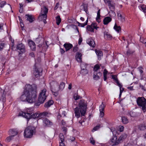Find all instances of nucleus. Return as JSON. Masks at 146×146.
Returning <instances> with one entry per match:
<instances>
[{
    "instance_id": "nucleus-32",
    "label": "nucleus",
    "mask_w": 146,
    "mask_h": 146,
    "mask_svg": "<svg viewBox=\"0 0 146 146\" xmlns=\"http://www.w3.org/2000/svg\"><path fill=\"white\" fill-rule=\"evenodd\" d=\"M39 113H35V114H32L31 115V118L32 117L34 119L39 118Z\"/></svg>"
},
{
    "instance_id": "nucleus-17",
    "label": "nucleus",
    "mask_w": 146,
    "mask_h": 146,
    "mask_svg": "<svg viewBox=\"0 0 146 146\" xmlns=\"http://www.w3.org/2000/svg\"><path fill=\"white\" fill-rule=\"evenodd\" d=\"M112 19L109 17H105L104 19V24L105 25H107L111 21Z\"/></svg>"
},
{
    "instance_id": "nucleus-13",
    "label": "nucleus",
    "mask_w": 146,
    "mask_h": 146,
    "mask_svg": "<svg viewBox=\"0 0 146 146\" xmlns=\"http://www.w3.org/2000/svg\"><path fill=\"white\" fill-rule=\"evenodd\" d=\"M82 54L79 52H77L76 55V58L77 62H80L82 61Z\"/></svg>"
},
{
    "instance_id": "nucleus-12",
    "label": "nucleus",
    "mask_w": 146,
    "mask_h": 146,
    "mask_svg": "<svg viewBox=\"0 0 146 146\" xmlns=\"http://www.w3.org/2000/svg\"><path fill=\"white\" fill-rule=\"evenodd\" d=\"M102 74L100 72L98 73L94 72L93 75V79L95 80H98L100 78V76H102Z\"/></svg>"
},
{
    "instance_id": "nucleus-1",
    "label": "nucleus",
    "mask_w": 146,
    "mask_h": 146,
    "mask_svg": "<svg viewBox=\"0 0 146 146\" xmlns=\"http://www.w3.org/2000/svg\"><path fill=\"white\" fill-rule=\"evenodd\" d=\"M36 86L35 84H27L23 94L20 97L21 101L30 103L35 102L36 98Z\"/></svg>"
},
{
    "instance_id": "nucleus-58",
    "label": "nucleus",
    "mask_w": 146,
    "mask_h": 146,
    "mask_svg": "<svg viewBox=\"0 0 146 146\" xmlns=\"http://www.w3.org/2000/svg\"><path fill=\"white\" fill-rule=\"evenodd\" d=\"M133 53V52L131 50H128L127 52V54L129 55L130 54H132Z\"/></svg>"
},
{
    "instance_id": "nucleus-38",
    "label": "nucleus",
    "mask_w": 146,
    "mask_h": 146,
    "mask_svg": "<svg viewBox=\"0 0 146 146\" xmlns=\"http://www.w3.org/2000/svg\"><path fill=\"white\" fill-rule=\"evenodd\" d=\"M86 29L89 31L91 32H94V29L91 26L88 25L86 27Z\"/></svg>"
},
{
    "instance_id": "nucleus-36",
    "label": "nucleus",
    "mask_w": 146,
    "mask_h": 146,
    "mask_svg": "<svg viewBox=\"0 0 146 146\" xmlns=\"http://www.w3.org/2000/svg\"><path fill=\"white\" fill-rule=\"evenodd\" d=\"M59 137L61 141H64V137L63 133H60L59 135Z\"/></svg>"
},
{
    "instance_id": "nucleus-30",
    "label": "nucleus",
    "mask_w": 146,
    "mask_h": 146,
    "mask_svg": "<svg viewBox=\"0 0 146 146\" xmlns=\"http://www.w3.org/2000/svg\"><path fill=\"white\" fill-rule=\"evenodd\" d=\"M88 71L86 69H81L80 73L83 75H85L88 73Z\"/></svg>"
},
{
    "instance_id": "nucleus-37",
    "label": "nucleus",
    "mask_w": 146,
    "mask_h": 146,
    "mask_svg": "<svg viewBox=\"0 0 146 146\" xmlns=\"http://www.w3.org/2000/svg\"><path fill=\"white\" fill-rule=\"evenodd\" d=\"M65 86V84L63 82H61L60 85L59 86V89L61 90H62L64 88Z\"/></svg>"
},
{
    "instance_id": "nucleus-3",
    "label": "nucleus",
    "mask_w": 146,
    "mask_h": 146,
    "mask_svg": "<svg viewBox=\"0 0 146 146\" xmlns=\"http://www.w3.org/2000/svg\"><path fill=\"white\" fill-rule=\"evenodd\" d=\"M138 105L140 107L144 113L146 111V99L143 97H139L136 100Z\"/></svg>"
},
{
    "instance_id": "nucleus-57",
    "label": "nucleus",
    "mask_w": 146,
    "mask_h": 146,
    "mask_svg": "<svg viewBox=\"0 0 146 146\" xmlns=\"http://www.w3.org/2000/svg\"><path fill=\"white\" fill-rule=\"evenodd\" d=\"M105 2L108 4V5L111 3V1L110 0H104Z\"/></svg>"
},
{
    "instance_id": "nucleus-21",
    "label": "nucleus",
    "mask_w": 146,
    "mask_h": 146,
    "mask_svg": "<svg viewBox=\"0 0 146 146\" xmlns=\"http://www.w3.org/2000/svg\"><path fill=\"white\" fill-rule=\"evenodd\" d=\"M49 114L47 112H44L42 113H39V118H44L48 114Z\"/></svg>"
},
{
    "instance_id": "nucleus-55",
    "label": "nucleus",
    "mask_w": 146,
    "mask_h": 146,
    "mask_svg": "<svg viewBox=\"0 0 146 146\" xmlns=\"http://www.w3.org/2000/svg\"><path fill=\"white\" fill-rule=\"evenodd\" d=\"M83 9L84 11H85L86 13H87V7L86 5H84L83 6Z\"/></svg>"
},
{
    "instance_id": "nucleus-62",
    "label": "nucleus",
    "mask_w": 146,
    "mask_h": 146,
    "mask_svg": "<svg viewBox=\"0 0 146 146\" xmlns=\"http://www.w3.org/2000/svg\"><path fill=\"white\" fill-rule=\"evenodd\" d=\"M78 49V48L77 47H74L73 49V51L74 52H75L77 51Z\"/></svg>"
},
{
    "instance_id": "nucleus-20",
    "label": "nucleus",
    "mask_w": 146,
    "mask_h": 146,
    "mask_svg": "<svg viewBox=\"0 0 146 146\" xmlns=\"http://www.w3.org/2000/svg\"><path fill=\"white\" fill-rule=\"evenodd\" d=\"M104 36L105 38H106L107 39L110 40L112 38L111 35L106 31L104 32Z\"/></svg>"
},
{
    "instance_id": "nucleus-51",
    "label": "nucleus",
    "mask_w": 146,
    "mask_h": 146,
    "mask_svg": "<svg viewBox=\"0 0 146 146\" xmlns=\"http://www.w3.org/2000/svg\"><path fill=\"white\" fill-rule=\"evenodd\" d=\"M100 111V116L102 117L104 115V111Z\"/></svg>"
},
{
    "instance_id": "nucleus-48",
    "label": "nucleus",
    "mask_w": 146,
    "mask_h": 146,
    "mask_svg": "<svg viewBox=\"0 0 146 146\" xmlns=\"http://www.w3.org/2000/svg\"><path fill=\"white\" fill-rule=\"evenodd\" d=\"M13 137L12 136H11V135L9 137H7L6 139V141L7 142H9L13 138Z\"/></svg>"
},
{
    "instance_id": "nucleus-53",
    "label": "nucleus",
    "mask_w": 146,
    "mask_h": 146,
    "mask_svg": "<svg viewBox=\"0 0 146 146\" xmlns=\"http://www.w3.org/2000/svg\"><path fill=\"white\" fill-rule=\"evenodd\" d=\"M90 143L93 145H94L95 143V141L92 138L90 139Z\"/></svg>"
},
{
    "instance_id": "nucleus-28",
    "label": "nucleus",
    "mask_w": 146,
    "mask_h": 146,
    "mask_svg": "<svg viewBox=\"0 0 146 146\" xmlns=\"http://www.w3.org/2000/svg\"><path fill=\"white\" fill-rule=\"evenodd\" d=\"M127 137V135L125 133H123V134L121 135L120 137L118 139L119 141V142L125 139Z\"/></svg>"
},
{
    "instance_id": "nucleus-35",
    "label": "nucleus",
    "mask_w": 146,
    "mask_h": 146,
    "mask_svg": "<svg viewBox=\"0 0 146 146\" xmlns=\"http://www.w3.org/2000/svg\"><path fill=\"white\" fill-rule=\"evenodd\" d=\"M100 67L98 65H96L94 68V72H97L100 69Z\"/></svg>"
},
{
    "instance_id": "nucleus-9",
    "label": "nucleus",
    "mask_w": 146,
    "mask_h": 146,
    "mask_svg": "<svg viewBox=\"0 0 146 146\" xmlns=\"http://www.w3.org/2000/svg\"><path fill=\"white\" fill-rule=\"evenodd\" d=\"M28 42L31 49L33 51L35 50L36 49V45L35 42L31 40H29Z\"/></svg>"
},
{
    "instance_id": "nucleus-11",
    "label": "nucleus",
    "mask_w": 146,
    "mask_h": 146,
    "mask_svg": "<svg viewBox=\"0 0 146 146\" xmlns=\"http://www.w3.org/2000/svg\"><path fill=\"white\" fill-rule=\"evenodd\" d=\"M42 69L41 68H40L38 69L36 68L33 72L34 76L36 78L39 77L40 75V73L42 72Z\"/></svg>"
},
{
    "instance_id": "nucleus-8",
    "label": "nucleus",
    "mask_w": 146,
    "mask_h": 146,
    "mask_svg": "<svg viewBox=\"0 0 146 146\" xmlns=\"http://www.w3.org/2000/svg\"><path fill=\"white\" fill-rule=\"evenodd\" d=\"M50 85L51 87V89L52 92H55L58 91L56 90L55 88L57 87L58 84L56 81H52L50 83Z\"/></svg>"
},
{
    "instance_id": "nucleus-54",
    "label": "nucleus",
    "mask_w": 146,
    "mask_h": 146,
    "mask_svg": "<svg viewBox=\"0 0 146 146\" xmlns=\"http://www.w3.org/2000/svg\"><path fill=\"white\" fill-rule=\"evenodd\" d=\"M100 128V126H96L95 127H94L92 130V131H96V130H98V129H99Z\"/></svg>"
},
{
    "instance_id": "nucleus-2",
    "label": "nucleus",
    "mask_w": 146,
    "mask_h": 146,
    "mask_svg": "<svg viewBox=\"0 0 146 146\" xmlns=\"http://www.w3.org/2000/svg\"><path fill=\"white\" fill-rule=\"evenodd\" d=\"M87 108V105L84 100H80L79 107H76L74 110L76 117L78 118L80 117V115L81 116H84L86 113Z\"/></svg>"
},
{
    "instance_id": "nucleus-49",
    "label": "nucleus",
    "mask_w": 146,
    "mask_h": 146,
    "mask_svg": "<svg viewBox=\"0 0 146 146\" xmlns=\"http://www.w3.org/2000/svg\"><path fill=\"white\" fill-rule=\"evenodd\" d=\"M78 24V25L79 26L81 27H84L86 25L84 23H80L78 22L77 21L76 22Z\"/></svg>"
},
{
    "instance_id": "nucleus-45",
    "label": "nucleus",
    "mask_w": 146,
    "mask_h": 146,
    "mask_svg": "<svg viewBox=\"0 0 146 146\" xmlns=\"http://www.w3.org/2000/svg\"><path fill=\"white\" fill-rule=\"evenodd\" d=\"M111 77L112 78L116 81L117 84L118 82H119V81L118 80V79L117 78L116 76L115 75H112Z\"/></svg>"
},
{
    "instance_id": "nucleus-25",
    "label": "nucleus",
    "mask_w": 146,
    "mask_h": 146,
    "mask_svg": "<svg viewBox=\"0 0 146 146\" xmlns=\"http://www.w3.org/2000/svg\"><path fill=\"white\" fill-rule=\"evenodd\" d=\"M7 96H10V94L9 93H8V94H7L6 96L5 95V91H3V94L2 95V96H1V99L2 100V101L3 102H4L5 101L6 98L5 97Z\"/></svg>"
},
{
    "instance_id": "nucleus-31",
    "label": "nucleus",
    "mask_w": 146,
    "mask_h": 146,
    "mask_svg": "<svg viewBox=\"0 0 146 146\" xmlns=\"http://www.w3.org/2000/svg\"><path fill=\"white\" fill-rule=\"evenodd\" d=\"M56 23L57 25H59L61 22V20L59 16H58L56 17Z\"/></svg>"
},
{
    "instance_id": "nucleus-59",
    "label": "nucleus",
    "mask_w": 146,
    "mask_h": 146,
    "mask_svg": "<svg viewBox=\"0 0 146 146\" xmlns=\"http://www.w3.org/2000/svg\"><path fill=\"white\" fill-rule=\"evenodd\" d=\"M59 5V3H56V5L54 8V10H56L58 8V6Z\"/></svg>"
},
{
    "instance_id": "nucleus-22",
    "label": "nucleus",
    "mask_w": 146,
    "mask_h": 146,
    "mask_svg": "<svg viewBox=\"0 0 146 146\" xmlns=\"http://www.w3.org/2000/svg\"><path fill=\"white\" fill-rule=\"evenodd\" d=\"M43 123L46 125H52V123L48 119L45 118L43 120Z\"/></svg>"
},
{
    "instance_id": "nucleus-41",
    "label": "nucleus",
    "mask_w": 146,
    "mask_h": 146,
    "mask_svg": "<svg viewBox=\"0 0 146 146\" xmlns=\"http://www.w3.org/2000/svg\"><path fill=\"white\" fill-rule=\"evenodd\" d=\"M87 65L84 63H82L80 65V66L81 69H86L87 67Z\"/></svg>"
},
{
    "instance_id": "nucleus-63",
    "label": "nucleus",
    "mask_w": 146,
    "mask_h": 146,
    "mask_svg": "<svg viewBox=\"0 0 146 146\" xmlns=\"http://www.w3.org/2000/svg\"><path fill=\"white\" fill-rule=\"evenodd\" d=\"M100 9L98 10V11L97 13V17H98V18H99V17H100Z\"/></svg>"
},
{
    "instance_id": "nucleus-4",
    "label": "nucleus",
    "mask_w": 146,
    "mask_h": 146,
    "mask_svg": "<svg viewBox=\"0 0 146 146\" xmlns=\"http://www.w3.org/2000/svg\"><path fill=\"white\" fill-rule=\"evenodd\" d=\"M35 129L34 127L29 126L25 129L24 136L25 137L31 138L32 137L34 133L35 132Z\"/></svg>"
},
{
    "instance_id": "nucleus-60",
    "label": "nucleus",
    "mask_w": 146,
    "mask_h": 146,
    "mask_svg": "<svg viewBox=\"0 0 146 146\" xmlns=\"http://www.w3.org/2000/svg\"><path fill=\"white\" fill-rule=\"evenodd\" d=\"M108 72V71L106 70V69H105L104 70L103 72L104 76H107Z\"/></svg>"
},
{
    "instance_id": "nucleus-7",
    "label": "nucleus",
    "mask_w": 146,
    "mask_h": 146,
    "mask_svg": "<svg viewBox=\"0 0 146 146\" xmlns=\"http://www.w3.org/2000/svg\"><path fill=\"white\" fill-rule=\"evenodd\" d=\"M117 137L116 136L113 135L112 138L110 139V144L112 146H115L118 145L120 143L119 139L117 140Z\"/></svg>"
},
{
    "instance_id": "nucleus-29",
    "label": "nucleus",
    "mask_w": 146,
    "mask_h": 146,
    "mask_svg": "<svg viewBox=\"0 0 146 146\" xmlns=\"http://www.w3.org/2000/svg\"><path fill=\"white\" fill-rule=\"evenodd\" d=\"M117 16L118 17V19L120 20L122 22L124 21L125 19L124 17L120 13H117Z\"/></svg>"
},
{
    "instance_id": "nucleus-47",
    "label": "nucleus",
    "mask_w": 146,
    "mask_h": 146,
    "mask_svg": "<svg viewBox=\"0 0 146 146\" xmlns=\"http://www.w3.org/2000/svg\"><path fill=\"white\" fill-rule=\"evenodd\" d=\"M46 17V18H47V15H41L40 14L39 18L41 19L42 20H43L44 19V18Z\"/></svg>"
},
{
    "instance_id": "nucleus-27",
    "label": "nucleus",
    "mask_w": 146,
    "mask_h": 146,
    "mask_svg": "<svg viewBox=\"0 0 146 146\" xmlns=\"http://www.w3.org/2000/svg\"><path fill=\"white\" fill-rule=\"evenodd\" d=\"M121 120L122 123L124 124H127L128 122V119L126 117H122Z\"/></svg>"
},
{
    "instance_id": "nucleus-6",
    "label": "nucleus",
    "mask_w": 146,
    "mask_h": 146,
    "mask_svg": "<svg viewBox=\"0 0 146 146\" xmlns=\"http://www.w3.org/2000/svg\"><path fill=\"white\" fill-rule=\"evenodd\" d=\"M46 92V89H44L42 90L40 93L39 97L38 98V102L35 104L36 106H39L40 104L43 103L45 100L46 96H45V93Z\"/></svg>"
},
{
    "instance_id": "nucleus-5",
    "label": "nucleus",
    "mask_w": 146,
    "mask_h": 146,
    "mask_svg": "<svg viewBox=\"0 0 146 146\" xmlns=\"http://www.w3.org/2000/svg\"><path fill=\"white\" fill-rule=\"evenodd\" d=\"M33 108H27L26 109L25 112L21 111L20 112L19 115L23 116L28 119L31 118V115L33 114Z\"/></svg>"
},
{
    "instance_id": "nucleus-16",
    "label": "nucleus",
    "mask_w": 146,
    "mask_h": 146,
    "mask_svg": "<svg viewBox=\"0 0 146 146\" xmlns=\"http://www.w3.org/2000/svg\"><path fill=\"white\" fill-rule=\"evenodd\" d=\"M64 46L65 48L66 51L69 50L72 47V45L70 43H66L64 45Z\"/></svg>"
},
{
    "instance_id": "nucleus-18",
    "label": "nucleus",
    "mask_w": 146,
    "mask_h": 146,
    "mask_svg": "<svg viewBox=\"0 0 146 146\" xmlns=\"http://www.w3.org/2000/svg\"><path fill=\"white\" fill-rule=\"evenodd\" d=\"M25 18L27 20L29 21L30 23L32 22L34 20V19L32 17V16L28 14L25 15Z\"/></svg>"
},
{
    "instance_id": "nucleus-10",
    "label": "nucleus",
    "mask_w": 146,
    "mask_h": 146,
    "mask_svg": "<svg viewBox=\"0 0 146 146\" xmlns=\"http://www.w3.org/2000/svg\"><path fill=\"white\" fill-rule=\"evenodd\" d=\"M17 49L19 50L22 53H24L25 51V46L22 43L17 45Z\"/></svg>"
},
{
    "instance_id": "nucleus-19",
    "label": "nucleus",
    "mask_w": 146,
    "mask_h": 146,
    "mask_svg": "<svg viewBox=\"0 0 146 146\" xmlns=\"http://www.w3.org/2000/svg\"><path fill=\"white\" fill-rule=\"evenodd\" d=\"M48 11V9L46 7L44 6L41 8L40 13L41 15H46Z\"/></svg>"
},
{
    "instance_id": "nucleus-44",
    "label": "nucleus",
    "mask_w": 146,
    "mask_h": 146,
    "mask_svg": "<svg viewBox=\"0 0 146 146\" xmlns=\"http://www.w3.org/2000/svg\"><path fill=\"white\" fill-rule=\"evenodd\" d=\"M129 114L131 117H135L136 116V113L133 111H130L129 113Z\"/></svg>"
},
{
    "instance_id": "nucleus-15",
    "label": "nucleus",
    "mask_w": 146,
    "mask_h": 146,
    "mask_svg": "<svg viewBox=\"0 0 146 146\" xmlns=\"http://www.w3.org/2000/svg\"><path fill=\"white\" fill-rule=\"evenodd\" d=\"M87 42L90 46L92 47H95V42L92 39L88 38L87 40Z\"/></svg>"
},
{
    "instance_id": "nucleus-33",
    "label": "nucleus",
    "mask_w": 146,
    "mask_h": 146,
    "mask_svg": "<svg viewBox=\"0 0 146 146\" xmlns=\"http://www.w3.org/2000/svg\"><path fill=\"white\" fill-rule=\"evenodd\" d=\"M117 85L120 88V92H121V93H122V92L124 90V88H122V85L119 82H118L117 83Z\"/></svg>"
},
{
    "instance_id": "nucleus-52",
    "label": "nucleus",
    "mask_w": 146,
    "mask_h": 146,
    "mask_svg": "<svg viewBox=\"0 0 146 146\" xmlns=\"http://www.w3.org/2000/svg\"><path fill=\"white\" fill-rule=\"evenodd\" d=\"M5 44L4 43L0 44V50H2L3 48L4 47Z\"/></svg>"
},
{
    "instance_id": "nucleus-64",
    "label": "nucleus",
    "mask_w": 146,
    "mask_h": 146,
    "mask_svg": "<svg viewBox=\"0 0 146 146\" xmlns=\"http://www.w3.org/2000/svg\"><path fill=\"white\" fill-rule=\"evenodd\" d=\"M60 146H65L63 141H61L60 143Z\"/></svg>"
},
{
    "instance_id": "nucleus-43",
    "label": "nucleus",
    "mask_w": 146,
    "mask_h": 146,
    "mask_svg": "<svg viewBox=\"0 0 146 146\" xmlns=\"http://www.w3.org/2000/svg\"><path fill=\"white\" fill-rule=\"evenodd\" d=\"M109 8L111 10H114L115 9V6L113 4H111V3L108 5Z\"/></svg>"
},
{
    "instance_id": "nucleus-56",
    "label": "nucleus",
    "mask_w": 146,
    "mask_h": 146,
    "mask_svg": "<svg viewBox=\"0 0 146 146\" xmlns=\"http://www.w3.org/2000/svg\"><path fill=\"white\" fill-rule=\"evenodd\" d=\"M141 8L142 9L144 12H146V8L145 7V6L143 5L142 6H141Z\"/></svg>"
},
{
    "instance_id": "nucleus-50",
    "label": "nucleus",
    "mask_w": 146,
    "mask_h": 146,
    "mask_svg": "<svg viewBox=\"0 0 146 146\" xmlns=\"http://www.w3.org/2000/svg\"><path fill=\"white\" fill-rule=\"evenodd\" d=\"M124 130V127L122 126H119V131L120 132L123 131Z\"/></svg>"
},
{
    "instance_id": "nucleus-26",
    "label": "nucleus",
    "mask_w": 146,
    "mask_h": 146,
    "mask_svg": "<svg viewBox=\"0 0 146 146\" xmlns=\"http://www.w3.org/2000/svg\"><path fill=\"white\" fill-rule=\"evenodd\" d=\"M113 28L118 33H119L121 31L120 27L117 25L116 23L115 24Z\"/></svg>"
},
{
    "instance_id": "nucleus-34",
    "label": "nucleus",
    "mask_w": 146,
    "mask_h": 146,
    "mask_svg": "<svg viewBox=\"0 0 146 146\" xmlns=\"http://www.w3.org/2000/svg\"><path fill=\"white\" fill-rule=\"evenodd\" d=\"M105 106L104 104L103 103H102V104L99 107L100 111H104V108Z\"/></svg>"
},
{
    "instance_id": "nucleus-39",
    "label": "nucleus",
    "mask_w": 146,
    "mask_h": 146,
    "mask_svg": "<svg viewBox=\"0 0 146 146\" xmlns=\"http://www.w3.org/2000/svg\"><path fill=\"white\" fill-rule=\"evenodd\" d=\"M92 28L97 29L98 27H97V24L96 23H92L91 25Z\"/></svg>"
},
{
    "instance_id": "nucleus-46",
    "label": "nucleus",
    "mask_w": 146,
    "mask_h": 146,
    "mask_svg": "<svg viewBox=\"0 0 146 146\" xmlns=\"http://www.w3.org/2000/svg\"><path fill=\"white\" fill-rule=\"evenodd\" d=\"M6 2L5 1H2L0 3V7L1 8H3L4 5L6 4Z\"/></svg>"
},
{
    "instance_id": "nucleus-40",
    "label": "nucleus",
    "mask_w": 146,
    "mask_h": 146,
    "mask_svg": "<svg viewBox=\"0 0 146 146\" xmlns=\"http://www.w3.org/2000/svg\"><path fill=\"white\" fill-rule=\"evenodd\" d=\"M96 52L98 56H102L103 54L102 52L100 50H96Z\"/></svg>"
},
{
    "instance_id": "nucleus-24",
    "label": "nucleus",
    "mask_w": 146,
    "mask_h": 146,
    "mask_svg": "<svg viewBox=\"0 0 146 146\" xmlns=\"http://www.w3.org/2000/svg\"><path fill=\"white\" fill-rule=\"evenodd\" d=\"M139 128L141 130H144L146 129V122L139 126Z\"/></svg>"
},
{
    "instance_id": "nucleus-23",
    "label": "nucleus",
    "mask_w": 146,
    "mask_h": 146,
    "mask_svg": "<svg viewBox=\"0 0 146 146\" xmlns=\"http://www.w3.org/2000/svg\"><path fill=\"white\" fill-rule=\"evenodd\" d=\"M54 103L53 101L50 100L48 101L47 102L45 103L44 107L45 108L49 107L51 105H52Z\"/></svg>"
},
{
    "instance_id": "nucleus-42",
    "label": "nucleus",
    "mask_w": 146,
    "mask_h": 146,
    "mask_svg": "<svg viewBox=\"0 0 146 146\" xmlns=\"http://www.w3.org/2000/svg\"><path fill=\"white\" fill-rule=\"evenodd\" d=\"M110 130L112 132L113 134L114 135L116 133V131L115 129L113 127H112L110 128Z\"/></svg>"
},
{
    "instance_id": "nucleus-61",
    "label": "nucleus",
    "mask_w": 146,
    "mask_h": 146,
    "mask_svg": "<svg viewBox=\"0 0 146 146\" xmlns=\"http://www.w3.org/2000/svg\"><path fill=\"white\" fill-rule=\"evenodd\" d=\"M82 41V37H80L78 41V44L80 45Z\"/></svg>"
},
{
    "instance_id": "nucleus-14",
    "label": "nucleus",
    "mask_w": 146,
    "mask_h": 146,
    "mask_svg": "<svg viewBox=\"0 0 146 146\" xmlns=\"http://www.w3.org/2000/svg\"><path fill=\"white\" fill-rule=\"evenodd\" d=\"M9 134L12 137L17 135V131L15 129H12L9 131Z\"/></svg>"
}]
</instances>
